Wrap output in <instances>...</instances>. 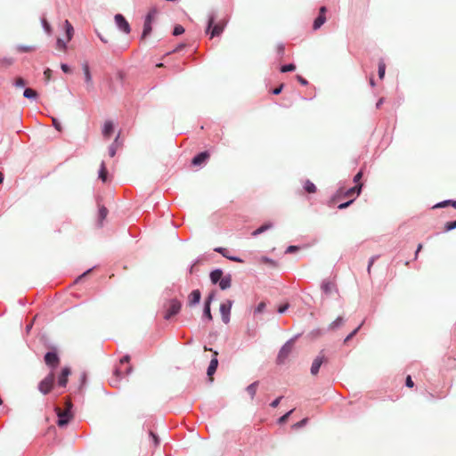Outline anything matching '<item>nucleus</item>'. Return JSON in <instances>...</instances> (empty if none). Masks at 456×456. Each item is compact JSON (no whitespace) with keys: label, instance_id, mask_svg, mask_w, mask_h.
Segmentation results:
<instances>
[{"label":"nucleus","instance_id":"obj_1","mask_svg":"<svg viewBox=\"0 0 456 456\" xmlns=\"http://www.w3.org/2000/svg\"><path fill=\"white\" fill-rule=\"evenodd\" d=\"M214 22H215V17L212 15L208 19V28L206 29V33L210 32L211 38L214 37L220 36L223 33V31L224 29V26H225V22H224V21H220L216 24H214Z\"/></svg>","mask_w":456,"mask_h":456},{"label":"nucleus","instance_id":"obj_2","mask_svg":"<svg viewBox=\"0 0 456 456\" xmlns=\"http://www.w3.org/2000/svg\"><path fill=\"white\" fill-rule=\"evenodd\" d=\"M55 376L53 371H51L43 380H41L38 384V390L43 395L49 394L54 385Z\"/></svg>","mask_w":456,"mask_h":456},{"label":"nucleus","instance_id":"obj_3","mask_svg":"<svg viewBox=\"0 0 456 456\" xmlns=\"http://www.w3.org/2000/svg\"><path fill=\"white\" fill-rule=\"evenodd\" d=\"M362 187V183H358L355 186L343 191L340 190L338 194L332 199L333 202H337V200L343 196L344 198L356 197L361 193Z\"/></svg>","mask_w":456,"mask_h":456},{"label":"nucleus","instance_id":"obj_4","mask_svg":"<svg viewBox=\"0 0 456 456\" xmlns=\"http://www.w3.org/2000/svg\"><path fill=\"white\" fill-rule=\"evenodd\" d=\"M55 411H56L57 416H58V421H57L58 426L59 427L66 426L72 418L71 411H69V409L61 410L59 407H56Z\"/></svg>","mask_w":456,"mask_h":456},{"label":"nucleus","instance_id":"obj_5","mask_svg":"<svg viewBox=\"0 0 456 456\" xmlns=\"http://www.w3.org/2000/svg\"><path fill=\"white\" fill-rule=\"evenodd\" d=\"M181 306H182V305H181L180 301H178L177 299H171L168 302L164 318L168 320L172 316L177 314L179 313V311L181 310Z\"/></svg>","mask_w":456,"mask_h":456},{"label":"nucleus","instance_id":"obj_6","mask_svg":"<svg viewBox=\"0 0 456 456\" xmlns=\"http://www.w3.org/2000/svg\"><path fill=\"white\" fill-rule=\"evenodd\" d=\"M327 362V358L323 351H321L319 355L314 360L311 366V374L315 376L318 374L319 370L323 362Z\"/></svg>","mask_w":456,"mask_h":456},{"label":"nucleus","instance_id":"obj_7","mask_svg":"<svg viewBox=\"0 0 456 456\" xmlns=\"http://www.w3.org/2000/svg\"><path fill=\"white\" fill-rule=\"evenodd\" d=\"M232 305V300H227L224 303H222L220 305V314L222 316V320L224 323H228L230 321V314H231V308Z\"/></svg>","mask_w":456,"mask_h":456},{"label":"nucleus","instance_id":"obj_8","mask_svg":"<svg viewBox=\"0 0 456 456\" xmlns=\"http://www.w3.org/2000/svg\"><path fill=\"white\" fill-rule=\"evenodd\" d=\"M115 21L119 29H121L123 32H125L126 34H128L130 32L129 23L122 14H116Z\"/></svg>","mask_w":456,"mask_h":456},{"label":"nucleus","instance_id":"obj_9","mask_svg":"<svg viewBox=\"0 0 456 456\" xmlns=\"http://www.w3.org/2000/svg\"><path fill=\"white\" fill-rule=\"evenodd\" d=\"M45 362L48 366L56 368L60 363V359L56 353L48 352L45 355Z\"/></svg>","mask_w":456,"mask_h":456},{"label":"nucleus","instance_id":"obj_10","mask_svg":"<svg viewBox=\"0 0 456 456\" xmlns=\"http://www.w3.org/2000/svg\"><path fill=\"white\" fill-rule=\"evenodd\" d=\"M322 289L326 296H331L334 292H338L336 283L330 281H323L322 284Z\"/></svg>","mask_w":456,"mask_h":456},{"label":"nucleus","instance_id":"obj_11","mask_svg":"<svg viewBox=\"0 0 456 456\" xmlns=\"http://www.w3.org/2000/svg\"><path fill=\"white\" fill-rule=\"evenodd\" d=\"M213 354H214V357L210 361L209 366L208 368V372H207V374L209 377V379L211 381L213 380L212 376L216 372V368L218 366V360H217L218 353L216 351H214Z\"/></svg>","mask_w":456,"mask_h":456},{"label":"nucleus","instance_id":"obj_12","mask_svg":"<svg viewBox=\"0 0 456 456\" xmlns=\"http://www.w3.org/2000/svg\"><path fill=\"white\" fill-rule=\"evenodd\" d=\"M293 348V344L291 342L286 343L281 349L279 353L278 359L281 362H282L291 353Z\"/></svg>","mask_w":456,"mask_h":456},{"label":"nucleus","instance_id":"obj_13","mask_svg":"<svg viewBox=\"0 0 456 456\" xmlns=\"http://www.w3.org/2000/svg\"><path fill=\"white\" fill-rule=\"evenodd\" d=\"M201 298V293L199 289L192 290L188 296V305L193 306L197 305Z\"/></svg>","mask_w":456,"mask_h":456},{"label":"nucleus","instance_id":"obj_14","mask_svg":"<svg viewBox=\"0 0 456 456\" xmlns=\"http://www.w3.org/2000/svg\"><path fill=\"white\" fill-rule=\"evenodd\" d=\"M69 374H70V369L69 367H65L61 370V372L58 378V385L60 387H66Z\"/></svg>","mask_w":456,"mask_h":456},{"label":"nucleus","instance_id":"obj_15","mask_svg":"<svg viewBox=\"0 0 456 456\" xmlns=\"http://www.w3.org/2000/svg\"><path fill=\"white\" fill-rule=\"evenodd\" d=\"M214 296L210 294L208 298L206 299L205 305H204V316L208 318V321H212L213 317L210 311V305L213 300Z\"/></svg>","mask_w":456,"mask_h":456},{"label":"nucleus","instance_id":"obj_16","mask_svg":"<svg viewBox=\"0 0 456 456\" xmlns=\"http://www.w3.org/2000/svg\"><path fill=\"white\" fill-rule=\"evenodd\" d=\"M209 158V154L207 151L200 152L192 159V165L200 166Z\"/></svg>","mask_w":456,"mask_h":456},{"label":"nucleus","instance_id":"obj_17","mask_svg":"<svg viewBox=\"0 0 456 456\" xmlns=\"http://www.w3.org/2000/svg\"><path fill=\"white\" fill-rule=\"evenodd\" d=\"M232 285V277L230 274L223 276L219 281V287L221 289H229Z\"/></svg>","mask_w":456,"mask_h":456},{"label":"nucleus","instance_id":"obj_18","mask_svg":"<svg viewBox=\"0 0 456 456\" xmlns=\"http://www.w3.org/2000/svg\"><path fill=\"white\" fill-rule=\"evenodd\" d=\"M113 124L111 121H106L103 126L102 134L105 137H110L113 133Z\"/></svg>","mask_w":456,"mask_h":456},{"label":"nucleus","instance_id":"obj_19","mask_svg":"<svg viewBox=\"0 0 456 456\" xmlns=\"http://www.w3.org/2000/svg\"><path fill=\"white\" fill-rule=\"evenodd\" d=\"M83 70H84L85 80H86V84L89 86H92L93 80H92V76H91V73H90L89 66H88L87 63H85L83 65Z\"/></svg>","mask_w":456,"mask_h":456},{"label":"nucleus","instance_id":"obj_20","mask_svg":"<svg viewBox=\"0 0 456 456\" xmlns=\"http://www.w3.org/2000/svg\"><path fill=\"white\" fill-rule=\"evenodd\" d=\"M223 277V272L219 269H216L210 273L211 281L216 284L220 281Z\"/></svg>","mask_w":456,"mask_h":456},{"label":"nucleus","instance_id":"obj_21","mask_svg":"<svg viewBox=\"0 0 456 456\" xmlns=\"http://www.w3.org/2000/svg\"><path fill=\"white\" fill-rule=\"evenodd\" d=\"M64 26H65V30H66L67 42H69L71 40V38L73 37L74 28H73L72 25L69 22V20H65Z\"/></svg>","mask_w":456,"mask_h":456},{"label":"nucleus","instance_id":"obj_22","mask_svg":"<svg viewBox=\"0 0 456 456\" xmlns=\"http://www.w3.org/2000/svg\"><path fill=\"white\" fill-rule=\"evenodd\" d=\"M107 175H108V171H107L106 166H105L104 162H102L101 167L99 170V178L102 182L105 183L107 181Z\"/></svg>","mask_w":456,"mask_h":456},{"label":"nucleus","instance_id":"obj_23","mask_svg":"<svg viewBox=\"0 0 456 456\" xmlns=\"http://www.w3.org/2000/svg\"><path fill=\"white\" fill-rule=\"evenodd\" d=\"M344 318L343 317H338L334 322H332L329 328L330 330H337L338 329L339 327H341L343 324H344Z\"/></svg>","mask_w":456,"mask_h":456},{"label":"nucleus","instance_id":"obj_24","mask_svg":"<svg viewBox=\"0 0 456 456\" xmlns=\"http://www.w3.org/2000/svg\"><path fill=\"white\" fill-rule=\"evenodd\" d=\"M325 21H326V17L322 16V15H319L314 21V25H313L314 29L320 28L324 24Z\"/></svg>","mask_w":456,"mask_h":456},{"label":"nucleus","instance_id":"obj_25","mask_svg":"<svg viewBox=\"0 0 456 456\" xmlns=\"http://www.w3.org/2000/svg\"><path fill=\"white\" fill-rule=\"evenodd\" d=\"M257 387H258V382L256 381V382H253L252 384H250L247 387V392L250 395L252 399L254 398V396L256 393Z\"/></svg>","mask_w":456,"mask_h":456},{"label":"nucleus","instance_id":"obj_26","mask_svg":"<svg viewBox=\"0 0 456 456\" xmlns=\"http://www.w3.org/2000/svg\"><path fill=\"white\" fill-rule=\"evenodd\" d=\"M152 28H151V23L144 21L143 25V31L142 35V40L144 39L148 35L151 34Z\"/></svg>","mask_w":456,"mask_h":456},{"label":"nucleus","instance_id":"obj_27","mask_svg":"<svg viewBox=\"0 0 456 456\" xmlns=\"http://www.w3.org/2000/svg\"><path fill=\"white\" fill-rule=\"evenodd\" d=\"M157 13H158V11H157L156 8L151 9L150 12H148L147 16H146L145 21L152 23V21L154 20Z\"/></svg>","mask_w":456,"mask_h":456},{"label":"nucleus","instance_id":"obj_28","mask_svg":"<svg viewBox=\"0 0 456 456\" xmlns=\"http://www.w3.org/2000/svg\"><path fill=\"white\" fill-rule=\"evenodd\" d=\"M272 227V224H263L262 226H260L259 228H257L256 230H255L253 232H252V235L253 236H257L258 234L264 232L265 231L270 229Z\"/></svg>","mask_w":456,"mask_h":456},{"label":"nucleus","instance_id":"obj_29","mask_svg":"<svg viewBox=\"0 0 456 456\" xmlns=\"http://www.w3.org/2000/svg\"><path fill=\"white\" fill-rule=\"evenodd\" d=\"M305 190L308 193H314L316 192V186L309 180H307L305 183Z\"/></svg>","mask_w":456,"mask_h":456},{"label":"nucleus","instance_id":"obj_30","mask_svg":"<svg viewBox=\"0 0 456 456\" xmlns=\"http://www.w3.org/2000/svg\"><path fill=\"white\" fill-rule=\"evenodd\" d=\"M23 95L26 98H36L37 96V93L34 89L26 88Z\"/></svg>","mask_w":456,"mask_h":456},{"label":"nucleus","instance_id":"obj_31","mask_svg":"<svg viewBox=\"0 0 456 456\" xmlns=\"http://www.w3.org/2000/svg\"><path fill=\"white\" fill-rule=\"evenodd\" d=\"M449 205H451L454 208H456V200H445V201L436 204L434 208H444Z\"/></svg>","mask_w":456,"mask_h":456},{"label":"nucleus","instance_id":"obj_32","mask_svg":"<svg viewBox=\"0 0 456 456\" xmlns=\"http://www.w3.org/2000/svg\"><path fill=\"white\" fill-rule=\"evenodd\" d=\"M386 65L383 61L379 63V78H383L385 76Z\"/></svg>","mask_w":456,"mask_h":456},{"label":"nucleus","instance_id":"obj_33","mask_svg":"<svg viewBox=\"0 0 456 456\" xmlns=\"http://www.w3.org/2000/svg\"><path fill=\"white\" fill-rule=\"evenodd\" d=\"M184 33V28L182 25H176L174 28L173 35L174 36H179Z\"/></svg>","mask_w":456,"mask_h":456},{"label":"nucleus","instance_id":"obj_34","mask_svg":"<svg viewBox=\"0 0 456 456\" xmlns=\"http://www.w3.org/2000/svg\"><path fill=\"white\" fill-rule=\"evenodd\" d=\"M295 69H296V66L294 64L284 65L281 68V72H289V71H293Z\"/></svg>","mask_w":456,"mask_h":456},{"label":"nucleus","instance_id":"obj_35","mask_svg":"<svg viewBox=\"0 0 456 456\" xmlns=\"http://www.w3.org/2000/svg\"><path fill=\"white\" fill-rule=\"evenodd\" d=\"M107 215H108V209L105 207H101L99 209V216H100L101 220L102 221L103 219H105Z\"/></svg>","mask_w":456,"mask_h":456},{"label":"nucleus","instance_id":"obj_36","mask_svg":"<svg viewBox=\"0 0 456 456\" xmlns=\"http://www.w3.org/2000/svg\"><path fill=\"white\" fill-rule=\"evenodd\" d=\"M456 228V221L447 222L444 225L445 232H449Z\"/></svg>","mask_w":456,"mask_h":456},{"label":"nucleus","instance_id":"obj_37","mask_svg":"<svg viewBox=\"0 0 456 456\" xmlns=\"http://www.w3.org/2000/svg\"><path fill=\"white\" fill-rule=\"evenodd\" d=\"M25 85L26 82L22 77H17L14 81V86L17 87H23Z\"/></svg>","mask_w":456,"mask_h":456},{"label":"nucleus","instance_id":"obj_38","mask_svg":"<svg viewBox=\"0 0 456 456\" xmlns=\"http://www.w3.org/2000/svg\"><path fill=\"white\" fill-rule=\"evenodd\" d=\"M265 306H266V305L265 302L259 303L258 305L256 306V308L255 309V313L260 314V313L264 312Z\"/></svg>","mask_w":456,"mask_h":456},{"label":"nucleus","instance_id":"obj_39","mask_svg":"<svg viewBox=\"0 0 456 456\" xmlns=\"http://www.w3.org/2000/svg\"><path fill=\"white\" fill-rule=\"evenodd\" d=\"M18 50L20 52L28 53V52L34 51L35 48L33 46H23V45H20V46L18 47Z\"/></svg>","mask_w":456,"mask_h":456},{"label":"nucleus","instance_id":"obj_40","mask_svg":"<svg viewBox=\"0 0 456 456\" xmlns=\"http://www.w3.org/2000/svg\"><path fill=\"white\" fill-rule=\"evenodd\" d=\"M292 411H293V410L289 411V412H287L286 414H284L283 416H281V417L279 419V423H280V424H283V423H285V422L288 420V419H289V415L292 413Z\"/></svg>","mask_w":456,"mask_h":456},{"label":"nucleus","instance_id":"obj_41","mask_svg":"<svg viewBox=\"0 0 456 456\" xmlns=\"http://www.w3.org/2000/svg\"><path fill=\"white\" fill-rule=\"evenodd\" d=\"M360 330V327H357L356 329H354L346 338H345V343L348 342L351 338H353L358 332V330Z\"/></svg>","mask_w":456,"mask_h":456},{"label":"nucleus","instance_id":"obj_42","mask_svg":"<svg viewBox=\"0 0 456 456\" xmlns=\"http://www.w3.org/2000/svg\"><path fill=\"white\" fill-rule=\"evenodd\" d=\"M307 420H308L307 419H304L297 422L296 424H294L292 427H293V428H296V429L300 428L306 424Z\"/></svg>","mask_w":456,"mask_h":456},{"label":"nucleus","instance_id":"obj_43","mask_svg":"<svg viewBox=\"0 0 456 456\" xmlns=\"http://www.w3.org/2000/svg\"><path fill=\"white\" fill-rule=\"evenodd\" d=\"M57 46H58V48H59L60 50H61V51H65V50H66V48H67V46H66V43H65L62 39H61V38H59V39L57 40Z\"/></svg>","mask_w":456,"mask_h":456},{"label":"nucleus","instance_id":"obj_44","mask_svg":"<svg viewBox=\"0 0 456 456\" xmlns=\"http://www.w3.org/2000/svg\"><path fill=\"white\" fill-rule=\"evenodd\" d=\"M261 262H262L263 264H265V265H273V266H275V265H276L273 260H272V259H270V258H268V257H265V256H263V257L261 258Z\"/></svg>","mask_w":456,"mask_h":456},{"label":"nucleus","instance_id":"obj_45","mask_svg":"<svg viewBox=\"0 0 456 456\" xmlns=\"http://www.w3.org/2000/svg\"><path fill=\"white\" fill-rule=\"evenodd\" d=\"M362 171H360V172H358V173L354 175V182L356 184H358V183H362L360 182V181H361V179H362Z\"/></svg>","mask_w":456,"mask_h":456},{"label":"nucleus","instance_id":"obj_46","mask_svg":"<svg viewBox=\"0 0 456 456\" xmlns=\"http://www.w3.org/2000/svg\"><path fill=\"white\" fill-rule=\"evenodd\" d=\"M52 120H53V125L55 127V129H57L58 131H61L62 128H61L60 122L55 118H53Z\"/></svg>","mask_w":456,"mask_h":456},{"label":"nucleus","instance_id":"obj_47","mask_svg":"<svg viewBox=\"0 0 456 456\" xmlns=\"http://www.w3.org/2000/svg\"><path fill=\"white\" fill-rule=\"evenodd\" d=\"M354 201V199L353 200H350L345 203H341L338 205V208L339 209H344V208H346L347 207H349Z\"/></svg>","mask_w":456,"mask_h":456},{"label":"nucleus","instance_id":"obj_48","mask_svg":"<svg viewBox=\"0 0 456 456\" xmlns=\"http://www.w3.org/2000/svg\"><path fill=\"white\" fill-rule=\"evenodd\" d=\"M116 151H117L116 145H114V144L110 145V147L109 148L110 157H111V158L114 157L116 154Z\"/></svg>","mask_w":456,"mask_h":456},{"label":"nucleus","instance_id":"obj_49","mask_svg":"<svg viewBox=\"0 0 456 456\" xmlns=\"http://www.w3.org/2000/svg\"><path fill=\"white\" fill-rule=\"evenodd\" d=\"M215 251L222 254L224 257H229V256L226 254L227 250L224 248H215Z\"/></svg>","mask_w":456,"mask_h":456},{"label":"nucleus","instance_id":"obj_50","mask_svg":"<svg viewBox=\"0 0 456 456\" xmlns=\"http://www.w3.org/2000/svg\"><path fill=\"white\" fill-rule=\"evenodd\" d=\"M378 258V256H371L370 261H369V265H368V273H370V270H371V266L373 265L375 260Z\"/></svg>","mask_w":456,"mask_h":456},{"label":"nucleus","instance_id":"obj_51","mask_svg":"<svg viewBox=\"0 0 456 456\" xmlns=\"http://www.w3.org/2000/svg\"><path fill=\"white\" fill-rule=\"evenodd\" d=\"M44 76L45 80L48 82L51 79L52 70L50 69H46L44 72Z\"/></svg>","mask_w":456,"mask_h":456},{"label":"nucleus","instance_id":"obj_52","mask_svg":"<svg viewBox=\"0 0 456 456\" xmlns=\"http://www.w3.org/2000/svg\"><path fill=\"white\" fill-rule=\"evenodd\" d=\"M289 305L288 303H286V304H284V305H282L279 306V308H278V312H279L280 314H283V313H284V312L289 308Z\"/></svg>","mask_w":456,"mask_h":456},{"label":"nucleus","instance_id":"obj_53","mask_svg":"<svg viewBox=\"0 0 456 456\" xmlns=\"http://www.w3.org/2000/svg\"><path fill=\"white\" fill-rule=\"evenodd\" d=\"M405 385L408 387H413L414 386V383L411 378V376H407L406 378V380H405Z\"/></svg>","mask_w":456,"mask_h":456},{"label":"nucleus","instance_id":"obj_54","mask_svg":"<svg viewBox=\"0 0 456 456\" xmlns=\"http://www.w3.org/2000/svg\"><path fill=\"white\" fill-rule=\"evenodd\" d=\"M281 398H282L281 396H280V397L276 398L274 401H273V402L271 403V404H270V405H271L273 408H276V407L279 405V403H280V402H281Z\"/></svg>","mask_w":456,"mask_h":456},{"label":"nucleus","instance_id":"obj_55","mask_svg":"<svg viewBox=\"0 0 456 456\" xmlns=\"http://www.w3.org/2000/svg\"><path fill=\"white\" fill-rule=\"evenodd\" d=\"M61 69L65 73H70V71H71L70 68L67 64H61Z\"/></svg>","mask_w":456,"mask_h":456},{"label":"nucleus","instance_id":"obj_56","mask_svg":"<svg viewBox=\"0 0 456 456\" xmlns=\"http://www.w3.org/2000/svg\"><path fill=\"white\" fill-rule=\"evenodd\" d=\"M276 51L278 54L282 55L284 53V46L282 45H277Z\"/></svg>","mask_w":456,"mask_h":456},{"label":"nucleus","instance_id":"obj_57","mask_svg":"<svg viewBox=\"0 0 456 456\" xmlns=\"http://www.w3.org/2000/svg\"><path fill=\"white\" fill-rule=\"evenodd\" d=\"M297 79L303 86H305L308 83L307 80L302 77L301 76H297Z\"/></svg>","mask_w":456,"mask_h":456},{"label":"nucleus","instance_id":"obj_58","mask_svg":"<svg viewBox=\"0 0 456 456\" xmlns=\"http://www.w3.org/2000/svg\"><path fill=\"white\" fill-rule=\"evenodd\" d=\"M283 86H284V85H283V84H281L279 87H277V88L273 89V94H281V91H282Z\"/></svg>","mask_w":456,"mask_h":456},{"label":"nucleus","instance_id":"obj_59","mask_svg":"<svg viewBox=\"0 0 456 456\" xmlns=\"http://www.w3.org/2000/svg\"><path fill=\"white\" fill-rule=\"evenodd\" d=\"M150 435L152 437L154 444L157 445L159 444L158 436L153 432H151Z\"/></svg>","mask_w":456,"mask_h":456},{"label":"nucleus","instance_id":"obj_60","mask_svg":"<svg viewBox=\"0 0 456 456\" xmlns=\"http://www.w3.org/2000/svg\"><path fill=\"white\" fill-rule=\"evenodd\" d=\"M297 249V248L296 246H289V247L287 248L286 252H287V253H293V252H295Z\"/></svg>","mask_w":456,"mask_h":456},{"label":"nucleus","instance_id":"obj_61","mask_svg":"<svg viewBox=\"0 0 456 456\" xmlns=\"http://www.w3.org/2000/svg\"><path fill=\"white\" fill-rule=\"evenodd\" d=\"M72 403L69 400H67L65 403V409H69V411H71Z\"/></svg>","mask_w":456,"mask_h":456},{"label":"nucleus","instance_id":"obj_62","mask_svg":"<svg viewBox=\"0 0 456 456\" xmlns=\"http://www.w3.org/2000/svg\"><path fill=\"white\" fill-rule=\"evenodd\" d=\"M327 12V9L325 6H322L320 8V12H319V15H322V16H325V13Z\"/></svg>","mask_w":456,"mask_h":456},{"label":"nucleus","instance_id":"obj_63","mask_svg":"<svg viewBox=\"0 0 456 456\" xmlns=\"http://www.w3.org/2000/svg\"><path fill=\"white\" fill-rule=\"evenodd\" d=\"M228 258H229L230 260L234 261V262H237V263H241V262H242V260H241L240 258L236 257V256H229Z\"/></svg>","mask_w":456,"mask_h":456},{"label":"nucleus","instance_id":"obj_64","mask_svg":"<svg viewBox=\"0 0 456 456\" xmlns=\"http://www.w3.org/2000/svg\"><path fill=\"white\" fill-rule=\"evenodd\" d=\"M129 361H130V356L126 355V356H124V357L120 360V362H121V363H124V362H128Z\"/></svg>","mask_w":456,"mask_h":456}]
</instances>
